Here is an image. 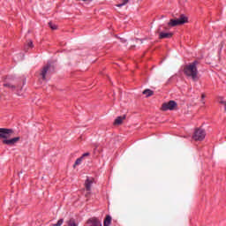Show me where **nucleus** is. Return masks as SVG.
Segmentation results:
<instances>
[{"label": "nucleus", "instance_id": "23", "mask_svg": "<svg viewBox=\"0 0 226 226\" xmlns=\"http://www.w3.org/2000/svg\"><path fill=\"white\" fill-rule=\"evenodd\" d=\"M77 2H84V3H86V2H87V0H76Z\"/></svg>", "mask_w": 226, "mask_h": 226}, {"label": "nucleus", "instance_id": "22", "mask_svg": "<svg viewBox=\"0 0 226 226\" xmlns=\"http://www.w3.org/2000/svg\"><path fill=\"white\" fill-rule=\"evenodd\" d=\"M85 156H90V153H85L83 154V155L81 157H83V159L85 158Z\"/></svg>", "mask_w": 226, "mask_h": 226}, {"label": "nucleus", "instance_id": "8", "mask_svg": "<svg viewBox=\"0 0 226 226\" xmlns=\"http://www.w3.org/2000/svg\"><path fill=\"white\" fill-rule=\"evenodd\" d=\"M94 184V178L87 177L85 181V187L87 192H91L92 186Z\"/></svg>", "mask_w": 226, "mask_h": 226}, {"label": "nucleus", "instance_id": "7", "mask_svg": "<svg viewBox=\"0 0 226 226\" xmlns=\"http://www.w3.org/2000/svg\"><path fill=\"white\" fill-rule=\"evenodd\" d=\"M50 70V64L48 63L43 68H42V71H41V76L43 80H46L47 79V74L48 72H49Z\"/></svg>", "mask_w": 226, "mask_h": 226}, {"label": "nucleus", "instance_id": "2", "mask_svg": "<svg viewBox=\"0 0 226 226\" xmlns=\"http://www.w3.org/2000/svg\"><path fill=\"white\" fill-rule=\"evenodd\" d=\"M198 64H200L198 60H194L191 64L185 65L184 67V74L187 76L188 78H191L192 80H196L198 79Z\"/></svg>", "mask_w": 226, "mask_h": 226}, {"label": "nucleus", "instance_id": "21", "mask_svg": "<svg viewBox=\"0 0 226 226\" xmlns=\"http://www.w3.org/2000/svg\"><path fill=\"white\" fill-rule=\"evenodd\" d=\"M205 98H206V94H201V102H202L203 104H205V101H204Z\"/></svg>", "mask_w": 226, "mask_h": 226}, {"label": "nucleus", "instance_id": "13", "mask_svg": "<svg viewBox=\"0 0 226 226\" xmlns=\"http://www.w3.org/2000/svg\"><path fill=\"white\" fill-rule=\"evenodd\" d=\"M64 226H79V224L75 222L73 218H72L66 222V225Z\"/></svg>", "mask_w": 226, "mask_h": 226}, {"label": "nucleus", "instance_id": "4", "mask_svg": "<svg viewBox=\"0 0 226 226\" xmlns=\"http://www.w3.org/2000/svg\"><path fill=\"white\" fill-rule=\"evenodd\" d=\"M188 23V18L185 14H180V18L177 19H170L168 23L170 26L175 27Z\"/></svg>", "mask_w": 226, "mask_h": 226}, {"label": "nucleus", "instance_id": "5", "mask_svg": "<svg viewBox=\"0 0 226 226\" xmlns=\"http://www.w3.org/2000/svg\"><path fill=\"white\" fill-rule=\"evenodd\" d=\"M206 138V132L202 129H196L192 135V139L195 140H203Z\"/></svg>", "mask_w": 226, "mask_h": 226}, {"label": "nucleus", "instance_id": "18", "mask_svg": "<svg viewBox=\"0 0 226 226\" xmlns=\"http://www.w3.org/2000/svg\"><path fill=\"white\" fill-rule=\"evenodd\" d=\"M26 48H30V49H33V48H34V43H33L32 41H29L27 42V44L26 45L25 49H26Z\"/></svg>", "mask_w": 226, "mask_h": 226}, {"label": "nucleus", "instance_id": "20", "mask_svg": "<svg viewBox=\"0 0 226 226\" xmlns=\"http://www.w3.org/2000/svg\"><path fill=\"white\" fill-rule=\"evenodd\" d=\"M49 27L52 29V30H56V29H57V26H56V25H54V24H52V23H49Z\"/></svg>", "mask_w": 226, "mask_h": 226}, {"label": "nucleus", "instance_id": "3", "mask_svg": "<svg viewBox=\"0 0 226 226\" xmlns=\"http://www.w3.org/2000/svg\"><path fill=\"white\" fill-rule=\"evenodd\" d=\"M4 87L14 92L18 96H21L22 94L23 87L20 86H16L12 84L11 81L5 80V82L4 83Z\"/></svg>", "mask_w": 226, "mask_h": 226}, {"label": "nucleus", "instance_id": "24", "mask_svg": "<svg viewBox=\"0 0 226 226\" xmlns=\"http://www.w3.org/2000/svg\"><path fill=\"white\" fill-rule=\"evenodd\" d=\"M121 41H122V42H126V41H124V40H123V39H121Z\"/></svg>", "mask_w": 226, "mask_h": 226}, {"label": "nucleus", "instance_id": "19", "mask_svg": "<svg viewBox=\"0 0 226 226\" xmlns=\"http://www.w3.org/2000/svg\"><path fill=\"white\" fill-rule=\"evenodd\" d=\"M64 223V219H60L57 221L56 224H52L51 226H61Z\"/></svg>", "mask_w": 226, "mask_h": 226}, {"label": "nucleus", "instance_id": "15", "mask_svg": "<svg viewBox=\"0 0 226 226\" xmlns=\"http://www.w3.org/2000/svg\"><path fill=\"white\" fill-rule=\"evenodd\" d=\"M143 94L146 95L147 97H150L154 94V92L150 89H145L143 91Z\"/></svg>", "mask_w": 226, "mask_h": 226}, {"label": "nucleus", "instance_id": "10", "mask_svg": "<svg viewBox=\"0 0 226 226\" xmlns=\"http://www.w3.org/2000/svg\"><path fill=\"white\" fill-rule=\"evenodd\" d=\"M125 119H126V116L117 117L115 119L113 124H114V125H120V124H122L123 121L125 120Z\"/></svg>", "mask_w": 226, "mask_h": 226}, {"label": "nucleus", "instance_id": "1", "mask_svg": "<svg viewBox=\"0 0 226 226\" xmlns=\"http://www.w3.org/2000/svg\"><path fill=\"white\" fill-rule=\"evenodd\" d=\"M14 131L12 129L0 128V139H4L3 143L7 146H13L15 143L19 141L20 137L10 139Z\"/></svg>", "mask_w": 226, "mask_h": 226}, {"label": "nucleus", "instance_id": "11", "mask_svg": "<svg viewBox=\"0 0 226 226\" xmlns=\"http://www.w3.org/2000/svg\"><path fill=\"white\" fill-rule=\"evenodd\" d=\"M173 36L172 33H163L162 32L159 35L160 39H170Z\"/></svg>", "mask_w": 226, "mask_h": 226}, {"label": "nucleus", "instance_id": "16", "mask_svg": "<svg viewBox=\"0 0 226 226\" xmlns=\"http://www.w3.org/2000/svg\"><path fill=\"white\" fill-rule=\"evenodd\" d=\"M83 161V157H79L76 160L74 165H73V168H76L77 166H79L81 165V162Z\"/></svg>", "mask_w": 226, "mask_h": 226}, {"label": "nucleus", "instance_id": "17", "mask_svg": "<svg viewBox=\"0 0 226 226\" xmlns=\"http://www.w3.org/2000/svg\"><path fill=\"white\" fill-rule=\"evenodd\" d=\"M218 102L225 106L224 109L226 110V101L222 96L218 97Z\"/></svg>", "mask_w": 226, "mask_h": 226}, {"label": "nucleus", "instance_id": "12", "mask_svg": "<svg viewBox=\"0 0 226 226\" xmlns=\"http://www.w3.org/2000/svg\"><path fill=\"white\" fill-rule=\"evenodd\" d=\"M112 218L110 215H107L103 221V226H109L111 223Z\"/></svg>", "mask_w": 226, "mask_h": 226}, {"label": "nucleus", "instance_id": "25", "mask_svg": "<svg viewBox=\"0 0 226 226\" xmlns=\"http://www.w3.org/2000/svg\"><path fill=\"white\" fill-rule=\"evenodd\" d=\"M137 41H141V43H142V40H139V39H137Z\"/></svg>", "mask_w": 226, "mask_h": 226}, {"label": "nucleus", "instance_id": "14", "mask_svg": "<svg viewBox=\"0 0 226 226\" xmlns=\"http://www.w3.org/2000/svg\"><path fill=\"white\" fill-rule=\"evenodd\" d=\"M121 1H122L121 4H116V6H117V8H122V7L125 6L126 4H128L129 2H130V0H121Z\"/></svg>", "mask_w": 226, "mask_h": 226}, {"label": "nucleus", "instance_id": "6", "mask_svg": "<svg viewBox=\"0 0 226 226\" xmlns=\"http://www.w3.org/2000/svg\"><path fill=\"white\" fill-rule=\"evenodd\" d=\"M177 106V102L174 100H171L162 104V110L163 111L173 110Z\"/></svg>", "mask_w": 226, "mask_h": 226}, {"label": "nucleus", "instance_id": "9", "mask_svg": "<svg viewBox=\"0 0 226 226\" xmlns=\"http://www.w3.org/2000/svg\"><path fill=\"white\" fill-rule=\"evenodd\" d=\"M90 226H102V222L97 218L89 219L87 222Z\"/></svg>", "mask_w": 226, "mask_h": 226}]
</instances>
